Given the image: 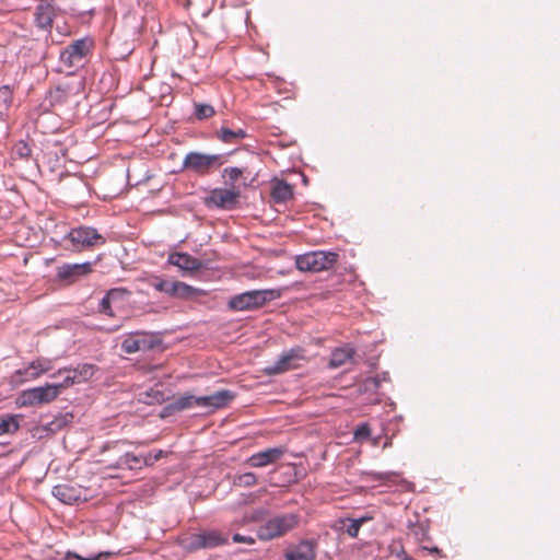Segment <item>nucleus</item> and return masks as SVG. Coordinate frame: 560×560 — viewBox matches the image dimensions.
<instances>
[{
	"label": "nucleus",
	"instance_id": "nucleus-1",
	"mask_svg": "<svg viewBox=\"0 0 560 560\" xmlns=\"http://www.w3.org/2000/svg\"><path fill=\"white\" fill-rule=\"evenodd\" d=\"M280 289L250 290L231 296L228 301V308L234 312L256 311L267 303L280 299Z\"/></svg>",
	"mask_w": 560,
	"mask_h": 560
},
{
	"label": "nucleus",
	"instance_id": "nucleus-2",
	"mask_svg": "<svg viewBox=\"0 0 560 560\" xmlns=\"http://www.w3.org/2000/svg\"><path fill=\"white\" fill-rule=\"evenodd\" d=\"M226 162L224 154H208L198 151L188 152L182 163V171L197 176H207Z\"/></svg>",
	"mask_w": 560,
	"mask_h": 560
},
{
	"label": "nucleus",
	"instance_id": "nucleus-3",
	"mask_svg": "<svg viewBox=\"0 0 560 560\" xmlns=\"http://www.w3.org/2000/svg\"><path fill=\"white\" fill-rule=\"evenodd\" d=\"M299 513L290 512L275 515L257 529V537L262 541H269L284 536L300 524Z\"/></svg>",
	"mask_w": 560,
	"mask_h": 560
},
{
	"label": "nucleus",
	"instance_id": "nucleus-4",
	"mask_svg": "<svg viewBox=\"0 0 560 560\" xmlns=\"http://www.w3.org/2000/svg\"><path fill=\"white\" fill-rule=\"evenodd\" d=\"M62 242L67 249L72 252H81L83 249L102 246L106 243V238L92 226L73 228L67 233Z\"/></svg>",
	"mask_w": 560,
	"mask_h": 560
},
{
	"label": "nucleus",
	"instance_id": "nucleus-5",
	"mask_svg": "<svg viewBox=\"0 0 560 560\" xmlns=\"http://www.w3.org/2000/svg\"><path fill=\"white\" fill-rule=\"evenodd\" d=\"M338 257L335 252H308L296 256L295 266L301 271L319 272L332 268Z\"/></svg>",
	"mask_w": 560,
	"mask_h": 560
},
{
	"label": "nucleus",
	"instance_id": "nucleus-6",
	"mask_svg": "<svg viewBox=\"0 0 560 560\" xmlns=\"http://www.w3.org/2000/svg\"><path fill=\"white\" fill-rule=\"evenodd\" d=\"M93 46L94 42L91 37L74 40L60 52V65L68 69L82 67Z\"/></svg>",
	"mask_w": 560,
	"mask_h": 560
},
{
	"label": "nucleus",
	"instance_id": "nucleus-7",
	"mask_svg": "<svg viewBox=\"0 0 560 560\" xmlns=\"http://www.w3.org/2000/svg\"><path fill=\"white\" fill-rule=\"evenodd\" d=\"M57 397V387L47 383L44 386L22 390L16 398V405L19 407H36L49 404Z\"/></svg>",
	"mask_w": 560,
	"mask_h": 560
},
{
	"label": "nucleus",
	"instance_id": "nucleus-8",
	"mask_svg": "<svg viewBox=\"0 0 560 560\" xmlns=\"http://www.w3.org/2000/svg\"><path fill=\"white\" fill-rule=\"evenodd\" d=\"M162 340L154 332H131L121 342V350L128 354L147 352L161 346Z\"/></svg>",
	"mask_w": 560,
	"mask_h": 560
},
{
	"label": "nucleus",
	"instance_id": "nucleus-9",
	"mask_svg": "<svg viewBox=\"0 0 560 560\" xmlns=\"http://www.w3.org/2000/svg\"><path fill=\"white\" fill-rule=\"evenodd\" d=\"M305 360V349L296 346L283 351L279 358L264 368L266 375H279L299 368V361Z\"/></svg>",
	"mask_w": 560,
	"mask_h": 560
},
{
	"label": "nucleus",
	"instance_id": "nucleus-10",
	"mask_svg": "<svg viewBox=\"0 0 560 560\" xmlns=\"http://www.w3.org/2000/svg\"><path fill=\"white\" fill-rule=\"evenodd\" d=\"M156 291L163 292L172 298L191 299L203 293L202 290L194 288L182 281L158 280L153 283Z\"/></svg>",
	"mask_w": 560,
	"mask_h": 560
},
{
	"label": "nucleus",
	"instance_id": "nucleus-11",
	"mask_svg": "<svg viewBox=\"0 0 560 560\" xmlns=\"http://www.w3.org/2000/svg\"><path fill=\"white\" fill-rule=\"evenodd\" d=\"M81 83H61L58 84L55 89L49 90L47 96L45 98V103H48L49 106H62L71 103L77 97Z\"/></svg>",
	"mask_w": 560,
	"mask_h": 560
},
{
	"label": "nucleus",
	"instance_id": "nucleus-12",
	"mask_svg": "<svg viewBox=\"0 0 560 560\" xmlns=\"http://www.w3.org/2000/svg\"><path fill=\"white\" fill-rule=\"evenodd\" d=\"M93 264L90 261L80 264H62L56 269V278L67 284L74 283L82 277L92 272Z\"/></svg>",
	"mask_w": 560,
	"mask_h": 560
},
{
	"label": "nucleus",
	"instance_id": "nucleus-13",
	"mask_svg": "<svg viewBox=\"0 0 560 560\" xmlns=\"http://www.w3.org/2000/svg\"><path fill=\"white\" fill-rule=\"evenodd\" d=\"M52 495L65 504H77L88 501V491L78 485L62 483L52 488Z\"/></svg>",
	"mask_w": 560,
	"mask_h": 560
},
{
	"label": "nucleus",
	"instance_id": "nucleus-14",
	"mask_svg": "<svg viewBox=\"0 0 560 560\" xmlns=\"http://www.w3.org/2000/svg\"><path fill=\"white\" fill-rule=\"evenodd\" d=\"M229 542V537L218 530H205L191 535L189 548L194 550L215 548Z\"/></svg>",
	"mask_w": 560,
	"mask_h": 560
},
{
	"label": "nucleus",
	"instance_id": "nucleus-15",
	"mask_svg": "<svg viewBox=\"0 0 560 560\" xmlns=\"http://www.w3.org/2000/svg\"><path fill=\"white\" fill-rule=\"evenodd\" d=\"M317 547L318 540L316 538L302 539L287 549L285 560H315Z\"/></svg>",
	"mask_w": 560,
	"mask_h": 560
},
{
	"label": "nucleus",
	"instance_id": "nucleus-16",
	"mask_svg": "<svg viewBox=\"0 0 560 560\" xmlns=\"http://www.w3.org/2000/svg\"><path fill=\"white\" fill-rule=\"evenodd\" d=\"M285 454V447L276 446L252 454L246 458L245 465L252 468H264L276 464Z\"/></svg>",
	"mask_w": 560,
	"mask_h": 560
},
{
	"label": "nucleus",
	"instance_id": "nucleus-17",
	"mask_svg": "<svg viewBox=\"0 0 560 560\" xmlns=\"http://www.w3.org/2000/svg\"><path fill=\"white\" fill-rule=\"evenodd\" d=\"M56 18V10L48 0H40L35 7L34 23L43 32L50 33Z\"/></svg>",
	"mask_w": 560,
	"mask_h": 560
},
{
	"label": "nucleus",
	"instance_id": "nucleus-18",
	"mask_svg": "<svg viewBox=\"0 0 560 560\" xmlns=\"http://www.w3.org/2000/svg\"><path fill=\"white\" fill-rule=\"evenodd\" d=\"M235 394L229 389H221L211 395L199 396V407L208 411H215L226 407L233 399Z\"/></svg>",
	"mask_w": 560,
	"mask_h": 560
},
{
	"label": "nucleus",
	"instance_id": "nucleus-19",
	"mask_svg": "<svg viewBox=\"0 0 560 560\" xmlns=\"http://www.w3.org/2000/svg\"><path fill=\"white\" fill-rule=\"evenodd\" d=\"M238 196L240 194L236 190L217 188L213 189L207 198V205L223 209L232 208L236 203Z\"/></svg>",
	"mask_w": 560,
	"mask_h": 560
},
{
	"label": "nucleus",
	"instance_id": "nucleus-20",
	"mask_svg": "<svg viewBox=\"0 0 560 560\" xmlns=\"http://www.w3.org/2000/svg\"><path fill=\"white\" fill-rule=\"evenodd\" d=\"M52 369V360L48 358H38L32 361L25 369L18 370V374L25 381L36 380L42 374Z\"/></svg>",
	"mask_w": 560,
	"mask_h": 560
},
{
	"label": "nucleus",
	"instance_id": "nucleus-21",
	"mask_svg": "<svg viewBox=\"0 0 560 560\" xmlns=\"http://www.w3.org/2000/svg\"><path fill=\"white\" fill-rule=\"evenodd\" d=\"M167 262L185 271H197L202 268V261L188 253H172L168 255Z\"/></svg>",
	"mask_w": 560,
	"mask_h": 560
},
{
	"label": "nucleus",
	"instance_id": "nucleus-22",
	"mask_svg": "<svg viewBox=\"0 0 560 560\" xmlns=\"http://www.w3.org/2000/svg\"><path fill=\"white\" fill-rule=\"evenodd\" d=\"M97 371V366L91 363H82L78 364L75 368H65L59 369L51 376L56 377L63 373H71L77 384L86 382L93 377L95 372Z\"/></svg>",
	"mask_w": 560,
	"mask_h": 560
},
{
	"label": "nucleus",
	"instance_id": "nucleus-23",
	"mask_svg": "<svg viewBox=\"0 0 560 560\" xmlns=\"http://www.w3.org/2000/svg\"><path fill=\"white\" fill-rule=\"evenodd\" d=\"M194 407H199V396L184 395V396L176 398L168 405H166L163 408L161 416L162 417L171 416L176 412H179V411H183L186 409H190Z\"/></svg>",
	"mask_w": 560,
	"mask_h": 560
},
{
	"label": "nucleus",
	"instance_id": "nucleus-24",
	"mask_svg": "<svg viewBox=\"0 0 560 560\" xmlns=\"http://www.w3.org/2000/svg\"><path fill=\"white\" fill-rule=\"evenodd\" d=\"M354 354V349L349 345L336 348L331 351L328 368L338 369L345 365L346 363L350 362L353 359Z\"/></svg>",
	"mask_w": 560,
	"mask_h": 560
},
{
	"label": "nucleus",
	"instance_id": "nucleus-25",
	"mask_svg": "<svg viewBox=\"0 0 560 560\" xmlns=\"http://www.w3.org/2000/svg\"><path fill=\"white\" fill-rule=\"evenodd\" d=\"M271 198L275 203H284L293 198V187L283 179L272 183Z\"/></svg>",
	"mask_w": 560,
	"mask_h": 560
},
{
	"label": "nucleus",
	"instance_id": "nucleus-26",
	"mask_svg": "<svg viewBox=\"0 0 560 560\" xmlns=\"http://www.w3.org/2000/svg\"><path fill=\"white\" fill-rule=\"evenodd\" d=\"M126 293V290L120 288H114L107 291V293L101 299L98 303V312L109 317L115 316L112 302L121 298Z\"/></svg>",
	"mask_w": 560,
	"mask_h": 560
},
{
	"label": "nucleus",
	"instance_id": "nucleus-27",
	"mask_svg": "<svg viewBox=\"0 0 560 560\" xmlns=\"http://www.w3.org/2000/svg\"><path fill=\"white\" fill-rule=\"evenodd\" d=\"M143 466H145L143 456H137L132 453H125L121 455L115 465L116 468H127L130 470L141 469Z\"/></svg>",
	"mask_w": 560,
	"mask_h": 560
},
{
	"label": "nucleus",
	"instance_id": "nucleus-28",
	"mask_svg": "<svg viewBox=\"0 0 560 560\" xmlns=\"http://www.w3.org/2000/svg\"><path fill=\"white\" fill-rule=\"evenodd\" d=\"M247 137V132L243 128L230 129L228 127H222L218 131V138L225 143H233L236 140H242Z\"/></svg>",
	"mask_w": 560,
	"mask_h": 560
},
{
	"label": "nucleus",
	"instance_id": "nucleus-29",
	"mask_svg": "<svg viewBox=\"0 0 560 560\" xmlns=\"http://www.w3.org/2000/svg\"><path fill=\"white\" fill-rule=\"evenodd\" d=\"M13 102V92L9 85L0 88V120H4Z\"/></svg>",
	"mask_w": 560,
	"mask_h": 560
},
{
	"label": "nucleus",
	"instance_id": "nucleus-30",
	"mask_svg": "<svg viewBox=\"0 0 560 560\" xmlns=\"http://www.w3.org/2000/svg\"><path fill=\"white\" fill-rule=\"evenodd\" d=\"M32 156V149L24 140H19L12 148L10 159L12 161H28Z\"/></svg>",
	"mask_w": 560,
	"mask_h": 560
},
{
	"label": "nucleus",
	"instance_id": "nucleus-31",
	"mask_svg": "<svg viewBox=\"0 0 560 560\" xmlns=\"http://www.w3.org/2000/svg\"><path fill=\"white\" fill-rule=\"evenodd\" d=\"M408 529L410 534L416 538L418 541H424L428 540L429 537V523L428 521L423 522H408Z\"/></svg>",
	"mask_w": 560,
	"mask_h": 560
},
{
	"label": "nucleus",
	"instance_id": "nucleus-32",
	"mask_svg": "<svg viewBox=\"0 0 560 560\" xmlns=\"http://www.w3.org/2000/svg\"><path fill=\"white\" fill-rule=\"evenodd\" d=\"M258 479L255 472L253 471H246L243 474H238L234 477L233 483L237 487H253L257 485Z\"/></svg>",
	"mask_w": 560,
	"mask_h": 560
},
{
	"label": "nucleus",
	"instance_id": "nucleus-33",
	"mask_svg": "<svg viewBox=\"0 0 560 560\" xmlns=\"http://www.w3.org/2000/svg\"><path fill=\"white\" fill-rule=\"evenodd\" d=\"M19 430V422L15 416L0 418V435L11 434Z\"/></svg>",
	"mask_w": 560,
	"mask_h": 560
},
{
	"label": "nucleus",
	"instance_id": "nucleus-34",
	"mask_svg": "<svg viewBox=\"0 0 560 560\" xmlns=\"http://www.w3.org/2000/svg\"><path fill=\"white\" fill-rule=\"evenodd\" d=\"M214 108L213 106L209 104H195V116L199 120H203L207 118H210L214 115Z\"/></svg>",
	"mask_w": 560,
	"mask_h": 560
},
{
	"label": "nucleus",
	"instance_id": "nucleus-35",
	"mask_svg": "<svg viewBox=\"0 0 560 560\" xmlns=\"http://www.w3.org/2000/svg\"><path fill=\"white\" fill-rule=\"evenodd\" d=\"M365 475L368 476V478L370 480H373V481H390L397 477L396 472H390V471H386V472L366 471Z\"/></svg>",
	"mask_w": 560,
	"mask_h": 560
},
{
	"label": "nucleus",
	"instance_id": "nucleus-36",
	"mask_svg": "<svg viewBox=\"0 0 560 560\" xmlns=\"http://www.w3.org/2000/svg\"><path fill=\"white\" fill-rule=\"evenodd\" d=\"M242 175L243 171L235 166L223 170V177H225L231 184L238 180Z\"/></svg>",
	"mask_w": 560,
	"mask_h": 560
},
{
	"label": "nucleus",
	"instance_id": "nucleus-37",
	"mask_svg": "<svg viewBox=\"0 0 560 560\" xmlns=\"http://www.w3.org/2000/svg\"><path fill=\"white\" fill-rule=\"evenodd\" d=\"M164 455H165V453L162 450L149 452L148 454H145L143 456L144 465L145 466H152L154 463L160 460Z\"/></svg>",
	"mask_w": 560,
	"mask_h": 560
},
{
	"label": "nucleus",
	"instance_id": "nucleus-38",
	"mask_svg": "<svg viewBox=\"0 0 560 560\" xmlns=\"http://www.w3.org/2000/svg\"><path fill=\"white\" fill-rule=\"evenodd\" d=\"M371 435V429L368 423H361L354 430V438L357 440H366Z\"/></svg>",
	"mask_w": 560,
	"mask_h": 560
},
{
	"label": "nucleus",
	"instance_id": "nucleus-39",
	"mask_svg": "<svg viewBox=\"0 0 560 560\" xmlns=\"http://www.w3.org/2000/svg\"><path fill=\"white\" fill-rule=\"evenodd\" d=\"M77 384L74 378L72 377L71 373H67L63 381L60 383L51 384L52 386L57 387L58 395L61 393L62 389L72 386Z\"/></svg>",
	"mask_w": 560,
	"mask_h": 560
},
{
	"label": "nucleus",
	"instance_id": "nucleus-40",
	"mask_svg": "<svg viewBox=\"0 0 560 560\" xmlns=\"http://www.w3.org/2000/svg\"><path fill=\"white\" fill-rule=\"evenodd\" d=\"M360 521H357L355 518L353 520H350V524L347 526L346 528V533L351 537V538H357L358 535H359V530L361 528V524L359 523Z\"/></svg>",
	"mask_w": 560,
	"mask_h": 560
},
{
	"label": "nucleus",
	"instance_id": "nucleus-41",
	"mask_svg": "<svg viewBox=\"0 0 560 560\" xmlns=\"http://www.w3.org/2000/svg\"><path fill=\"white\" fill-rule=\"evenodd\" d=\"M232 540L235 544H247V545L255 544V538L253 536H248V535L234 534L232 536Z\"/></svg>",
	"mask_w": 560,
	"mask_h": 560
},
{
	"label": "nucleus",
	"instance_id": "nucleus-42",
	"mask_svg": "<svg viewBox=\"0 0 560 560\" xmlns=\"http://www.w3.org/2000/svg\"><path fill=\"white\" fill-rule=\"evenodd\" d=\"M63 560H98V557L84 558L74 551H67Z\"/></svg>",
	"mask_w": 560,
	"mask_h": 560
},
{
	"label": "nucleus",
	"instance_id": "nucleus-43",
	"mask_svg": "<svg viewBox=\"0 0 560 560\" xmlns=\"http://www.w3.org/2000/svg\"><path fill=\"white\" fill-rule=\"evenodd\" d=\"M389 378L388 373H383L382 378L376 376L368 380V382L372 383L375 388L380 387L381 381H387Z\"/></svg>",
	"mask_w": 560,
	"mask_h": 560
},
{
	"label": "nucleus",
	"instance_id": "nucleus-44",
	"mask_svg": "<svg viewBox=\"0 0 560 560\" xmlns=\"http://www.w3.org/2000/svg\"><path fill=\"white\" fill-rule=\"evenodd\" d=\"M421 550L428 551V552H430L432 555H435L438 557H444L442 550L440 548L435 547V546L434 547L421 546Z\"/></svg>",
	"mask_w": 560,
	"mask_h": 560
},
{
	"label": "nucleus",
	"instance_id": "nucleus-45",
	"mask_svg": "<svg viewBox=\"0 0 560 560\" xmlns=\"http://www.w3.org/2000/svg\"><path fill=\"white\" fill-rule=\"evenodd\" d=\"M357 521H360L359 523L362 525L363 523L372 520L371 516H362V517H359V518H355Z\"/></svg>",
	"mask_w": 560,
	"mask_h": 560
},
{
	"label": "nucleus",
	"instance_id": "nucleus-46",
	"mask_svg": "<svg viewBox=\"0 0 560 560\" xmlns=\"http://www.w3.org/2000/svg\"><path fill=\"white\" fill-rule=\"evenodd\" d=\"M405 555H408V553L405 551L404 548H401L400 551L397 552V558H399L401 560L402 558H405Z\"/></svg>",
	"mask_w": 560,
	"mask_h": 560
},
{
	"label": "nucleus",
	"instance_id": "nucleus-47",
	"mask_svg": "<svg viewBox=\"0 0 560 560\" xmlns=\"http://www.w3.org/2000/svg\"><path fill=\"white\" fill-rule=\"evenodd\" d=\"M401 560H413L411 557H409L408 555H405V558H402Z\"/></svg>",
	"mask_w": 560,
	"mask_h": 560
}]
</instances>
